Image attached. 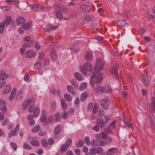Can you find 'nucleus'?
I'll return each instance as SVG.
<instances>
[{"mask_svg": "<svg viewBox=\"0 0 155 155\" xmlns=\"http://www.w3.org/2000/svg\"><path fill=\"white\" fill-rule=\"evenodd\" d=\"M95 76L93 75L91 78V84L94 87H96V85H99L102 82V74L101 73H99L95 78Z\"/></svg>", "mask_w": 155, "mask_h": 155, "instance_id": "1", "label": "nucleus"}, {"mask_svg": "<svg viewBox=\"0 0 155 155\" xmlns=\"http://www.w3.org/2000/svg\"><path fill=\"white\" fill-rule=\"evenodd\" d=\"M80 71L84 75L86 74L87 71H90L92 70V66L88 62L84 63V66H81L80 67Z\"/></svg>", "mask_w": 155, "mask_h": 155, "instance_id": "2", "label": "nucleus"}, {"mask_svg": "<svg viewBox=\"0 0 155 155\" xmlns=\"http://www.w3.org/2000/svg\"><path fill=\"white\" fill-rule=\"evenodd\" d=\"M96 64L94 69V73L97 74L98 73V71H101L103 68L104 65V62L102 63L101 59L98 58L96 61Z\"/></svg>", "mask_w": 155, "mask_h": 155, "instance_id": "3", "label": "nucleus"}, {"mask_svg": "<svg viewBox=\"0 0 155 155\" xmlns=\"http://www.w3.org/2000/svg\"><path fill=\"white\" fill-rule=\"evenodd\" d=\"M53 7L56 11L58 10L62 11L64 13H65L68 11V8L64 5L59 4L56 3L54 4Z\"/></svg>", "mask_w": 155, "mask_h": 155, "instance_id": "4", "label": "nucleus"}, {"mask_svg": "<svg viewBox=\"0 0 155 155\" xmlns=\"http://www.w3.org/2000/svg\"><path fill=\"white\" fill-rule=\"evenodd\" d=\"M19 129V124H17L16 126L15 129L14 130H12L11 132L8 134V137L11 138L12 136H16L18 133Z\"/></svg>", "mask_w": 155, "mask_h": 155, "instance_id": "5", "label": "nucleus"}, {"mask_svg": "<svg viewBox=\"0 0 155 155\" xmlns=\"http://www.w3.org/2000/svg\"><path fill=\"white\" fill-rule=\"evenodd\" d=\"M100 103L101 106L105 110L108 109L109 107L107 99H101L100 101Z\"/></svg>", "mask_w": 155, "mask_h": 155, "instance_id": "6", "label": "nucleus"}, {"mask_svg": "<svg viewBox=\"0 0 155 155\" xmlns=\"http://www.w3.org/2000/svg\"><path fill=\"white\" fill-rule=\"evenodd\" d=\"M26 57L28 58H34L36 55L35 52L32 50L27 51L25 54Z\"/></svg>", "mask_w": 155, "mask_h": 155, "instance_id": "7", "label": "nucleus"}, {"mask_svg": "<svg viewBox=\"0 0 155 155\" xmlns=\"http://www.w3.org/2000/svg\"><path fill=\"white\" fill-rule=\"evenodd\" d=\"M118 65H117L113 67L111 71V73L114 75L115 78H118V74H117V68Z\"/></svg>", "mask_w": 155, "mask_h": 155, "instance_id": "8", "label": "nucleus"}, {"mask_svg": "<svg viewBox=\"0 0 155 155\" xmlns=\"http://www.w3.org/2000/svg\"><path fill=\"white\" fill-rule=\"evenodd\" d=\"M6 103L4 101L2 98H0V105L2 107H1L2 110L3 112H5L7 110V108L6 107Z\"/></svg>", "mask_w": 155, "mask_h": 155, "instance_id": "9", "label": "nucleus"}, {"mask_svg": "<svg viewBox=\"0 0 155 155\" xmlns=\"http://www.w3.org/2000/svg\"><path fill=\"white\" fill-rule=\"evenodd\" d=\"M81 8L82 11L85 12L89 13L91 11V8L89 6L84 4L82 5Z\"/></svg>", "mask_w": 155, "mask_h": 155, "instance_id": "10", "label": "nucleus"}, {"mask_svg": "<svg viewBox=\"0 0 155 155\" xmlns=\"http://www.w3.org/2000/svg\"><path fill=\"white\" fill-rule=\"evenodd\" d=\"M34 101L33 98H30L27 101H25L24 102L25 105H27V107L31 105Z\"/></svg>", "mask_w": 155, "mask_h": 155, "instance_id": "11", "label": "nucleus"}, {"mask_svg": "<svg viewBox=\"0 0 155 155\" xmlns=\"http://www.w3.org/2000/svg\"><path fill=\"white\" fill-rule=\"evenodd\" d=\"M116 23L118 26L124 27L127 26L126 24L128 25L127 23L123 20H120L117 21Z\"/></svg>", "mask_w": 155, "mask_h": 155, "instance_id": "12", "label": "nucleus"}, {"mask_svg": "<svg viewBox=\"0 0 155 155\" xmlns=\"http://www.w3.org/2000/svg\"><path fill=\"white\" fill-rule=\"evenodd\" d=\"M148 107H149L150 110L152 113L155 112V102H153L152 104L149 103L148 104Z\"/></svg>", "mask_w": 155, "mask_h": 155, "instance_id": "13", "label": "nucleus"}, {"mask_svg": "<svg viewBox=\"0 0 155 155\" xmlns=\"http://www.w3.org/2000/svg\"><path fill=\"white\" fill-rule=\"evenodd\" d=\"M11 90V88L9 85H6L3 90V94H6L9 93Z\"/></svg>", "mask_w": 155, "mask_h": 155, "instance_id": "14", "label": "nucleus"}, {"mask_svg": "<svg viewBox=\"0 0 155 155\" xmlns=\"http://www.w3.org/2000/svg\"><path fill=\"white\" fill-rule=\"evenodd\" d=\"M8 77V75L2 71L0 73V80L2 81L6 79Z\"/></svg>", "mask_w": 155, "mask_h": 155, "instance_id": "15", "label": "nucleus"}, {"mask_svg": "<svg viewBox=\"0 0 155 155\" xmlns=\"http://www.w3.org/2000/svg\"><path fill=\"white\" fill-rule=\"evenodd\" d=\"M85 58L87 61H90L93 59V56L90 52H87L85 56Z\"/></svg>", "mask_w": 155, "mask_h": 155, "instance_id": "16", "label": "nucleus"}, {"mask_svg": "<svg viewBox=\"0 0 155 155\" xmlns=\"http://www.w3.org/2000/svg\"><path fill=\"white\" fill-rule=\"evenodd\" d=\"M97 124L101 128L104 127L106 125V122H104L103 120H97Z\"/></svg>", "mask_w": 155, "mask_h": 155, "instance_id": "17", "label": "nucleus"}, {"mask_svg": "<svg viewBox=\"0 0 155 155\" xmlns=\"http://www.w3.org/2000/svg\"><path fill=\"white\" fill-rule=\"evenodd\" d=\"M61 103L62 109L64 110H66L67 109V106L64 99L62 98L61 100Z\"/></svg>", "mask_w": 155, "mask_h": 155, "instance_id": "18", "label": "nucleus"}, {"mask_svg": "<svg viewBox=\"0 0 155 155\" xmlns=\"http://www.w3.org/2000/svg\"><path fill=\"white\" fill-rule=\"evenodd\" d=\"M57 27L56 26H53L51 25H48L45 28V30L46 31H51L53 30L56 29Z\"/></svg>", "mask_w": 155, "mask_h": 155, "instance_id": "19", "label": "nucleus"}, {"mask_svg": "<svg viewBox=\"0 0 155 155\" xmlns=\"http://www.w3.org/2000/svg\"><path fill=\"white\" fill-rule=\"evenodd\" d=\"M32 23L31 21L27 23L22 25L23 27L26 30H29L31 28Z\"/></svg>", "mask_w": 155, "mask_h": 155, "instance_id": "20", "label": "nucleus"}, {"mask_svg": "<svg viewBox=\"0 0 155 155\" xmlns=\"http://www.w3.org/2000/svg\"><path fill=\"white\" fill-rule=\"evenodd\" d=\"M40 113V110L38 107H36L34 108L33 110V114L35 117H38Z\"/></svg>", "mask_w": 155, "mask_h": 155, "instance_id": "21", "label": "nucleus"}, {"mask_svg": "<svg viewBox=\"0 0 155 155\" xmlns=\"http://www.w3.org/2000/svg\"><path fill=\"white\" fill-rule=\"evenodd\" d=\"M64 96L65 99L67 101L70 102L72 99V97L69 94L66 93L64 94Z\"/></svg>", "mask_w": 155, "mask_h": 155, "instance_id": "22", "label": "nucleus"}, {"mask_svg": "<svg viewBox=\"0 0 155 155\" xmlns=\"http://www.w3.org/2000/svg\"><path fill=\"white\" fill-rule=\"evenodd\" d=\"M75 78L78 81H82L83 79L81 74L79 73L76 72L74 74Z\"/></svg>", "mask_w": 155, "mask_h": 155, "instance_id": "23", "label": "nucleus"}, {"mask_svg": "<svg viewBox=\"0 0 155 155\" xmlns=\"http://www.w3.org/2000/svg\"><path fill=\"white\" fill-rule=\"evenodd\" d=\"M61 130V127L60 125H58L54 129V132L55 135H58L60 134Z\"/></svg>", "mask_w": 155, "mask_h": 155, "instance_id": "24", "label": "nucleus"}, {"mask_svg": "<svg viewBox=\"0 0 155 155\" xmlns=\"http://www.w3.org/2000/svg\"><path fill=\"white\" fill-rule=\"evenodd\" d=\"M16 93V89L15 88H14L12 91L11 95L9 97V100L11 101H12L14 99L15 94Z\"/></svg>", "mask_w": 155, "mask_h": 155, "instance_id": "25", "label": "nucleus"}, {"mask_svg": "<svg viewBox=\"0 0 155 155\" xmlns=\"http://www.w3.org/2000/svg\"><path fill=\"white\" fill-rule=\"evenodd\" d=\"M55 120L57 121H60L61 120L62 117L61 113V112H58L55 115Z\"/></svg>", "mask_w": 155, "mask_h": 155, "instance_id": "26", "label": "nucleus"}, {"mask_svg": "<svg viewBox=\"0 0 155 155\" xmlns=\"http://www.w3.org/2000/svg\"><path fill=\"white\" fill-rule=\"evenodd\" d=\"M68 147L67 145L64 144L61 146L60 150V152L61 153L63 152H65L68 150Z\"/></svg>", "mask_w": 155, "mask_h": 155, "instance_id": "27", "label": "nucleus"}, {"mask_svg": "<svg viewBox=\"0 0 155 155\" xmlns=\"http://www.w3.org/2000/svg\"><path fill=\"white\" fill-rule=\"evenodd\" d=\"M96 150L97 153L100 154L101 155H105V153L103 152V149L101 147H99Z\"/></svg>", "mask_w": 155, "mask_h": 155, "instance_id": "28", "label": "nucleus"}, {"mask_svg": "<svg viewBox=\"0 0 155 155\" xmlns=\"http://www.w3.org/2000/svg\"><path fill=\"white\" fill-rule=\"evenodd\" d=\"M17 22L18 24H22L25 22V18L22 17H20L17 19Z\"/></svg>", "mask_w": 155, "mask_h": 155, "instance_id": "29", "label": "nucleus"}, {"mask_svg": "<svg viewBox=\"0 0 155 155\" xmlns=\"http://www.w3.org/2000/svg\"><path fill=\"white\" fill-rule=\"evenodd\" d=\"M104 93H111L112 91L110 87L107 85L105 86L104 87Z\"/></svg>", "mask_w": 155, "mask_h": 155, "instance_id": "30", "label": "nucleus"}, {"mask_svg": "<svg viewBox=\"0 0 155 155\" xmlns=\"http://www.w3.org/2000/svg\"><path fill=\"white\" fill-rule=\"evenodd\" d=\"M87 86V83L86 82H83L80 85L79 89L80 91H83L86 88Z\"/></svg>", "mask_w": 155, "mask_h": 155, "instance_id": "31", "label": "nucleus"}, {"mask_svg": "<svg viewBox=\"0 0 155 155\" xmlns=\"http://www.w3.org/2000/svg\"><path fill=\"white\" fill-rule=\"evenodd\" d=\"M12 21V18L11 17H6V20L4 22H5L6 26L7 27L8 25Z\"/></svg>", "mask_w": 155, "mask_h": 155, "instance_id": "32", "label": "nucleus"}, {"mask_svg": "<svg viewBox=\"0 0 155 155\" xmlns=\"http://www.w3.org/2000/svg\"><path fill=\"white\" fill-rule=\"evenodd\" d=\"M33 42V41H30V42H26L23 44L24 48L31 47Z\"/></svg>", "mask_w": 155, "mask_h": 155, "instance_id": "33", "label": "nucleus"}, {"mask_svg": "<svg viewBox=\"0 0 155 155\" xmlns=\"http://www.w3.org/2000/svg\"><path fill=\"white\" fill-rule=\"evenodd\" d=\"M67 88V90L69 93L73 94H75L74 89L72 86L70 85H68Z\"/></svg>", "mask_w": 155, "mask_h": 155, "instance_id": "34", "label": "nucleus"}, {"mask_svg": "<svg viewBox=\"0 0 155 155\" xmlns=\"http://www.w3.org/2000/svg\"><path fill=\"white\" fill-rule=\"evenodd\" d=\"M87 94L85 92L82 94L81 96V100L82 101H84L87 97Z\"/></svg>", "mask_w": 155, "mask_h": 155, "instance_id": "35", "label": "nucleus"}, {"mask_svg": "<svg viewBox=\"0 0 155 155\" xmlns=\"http://www.w3.org/2000/svg\"><path fill=\"white\" fill-rule=\"evenodd\" d=\"M106 134L104 133V132H101V134H97V137L98 138L99 140H100L101 139H104L105 138V135Z\"/></svg>", "mask_w": 155, "mask_h": 155, "instance_id": "36", "label": "nucleus"}, {"mask_svg": "<svg viewBox=\"0 0 155 155\" xmlns=\"http://www.w3.org/2000/svg\"><path fill=\"white\" fill-rule=\"evenodd\" d=\"M105 138L104 139L105 140V141L107 143V144L110 143L112 141V139L110 137H108L106 134L105 135Z\"/></svg>", "mask_w": 155, "mask_h": 155, "instance_id": "37", "label": "nucleus"}, {"mask_svg": "<svg viewBox=\"0 0 155 155\" xmlns=\"http://www.w3.org/2000/svg\"><path fill=\"white\" fill-rule=\"evenodd\" d=\"M84 144V140H79L76 144V147L79 148L82 147Z\"/></svg>", "mask_w": 155, "mask_h": 155, "instance_id": "38", "label": "nucleus"}, {"mask_svg": "<svg viewBox=\"0 0 155 155\" xmlns=\"http://www.w3.org/2000/svg\"><path fill=\"white\" fill-rule=\"evenodd\" d=\"M6 26L5 25V22H1L0 23V33H2L3 32L4 29V27Z\"/></svg>", "mask_w": 155, "mask_h": 155, "instance_id": "39", "label": "nucleus"}, {"mask_svg": "<svg viewBox=\"0 0 155 155\" xmlns=\"http://www.w3.org/2000/svg\"><path fill=\"white\" fill-rule=\"evenodd\" d=\"M31 144L34 147L38 146L40 145L39 143L37 141L35 140H31Z\"/></svg>", "mask_w": 155, "mask_h": 155, "instance_id": "40", "label": "nucleus"}, {"mask_svg": "<svg viewBox=\"0 0 155 155\" xmlns=\"http://www.w3.org/2000/svg\"><path fill=\"white\" fill-rule=\"evenodd\" d=\"M40 127L39 125H36L35 127L32 129V132L33 133H36L40 130Z\"/></svg>", "mask_w": 155, "mask_h": 155, "instance_id": "41", "label": "nucleus"}, {"mask_svg": "<svg viewBox=\"0 0 155 155\" xmlns=\"http://www.w3.org/2000/svg\"><path fill=\"white\" fill-rule=\"evenodd\" d=\"M56 103L54 102H53L51 105V110L52 111H54L56 110Z\"/></svg>", "mask_w": 155, "mask_h": 155, "instance_id": "42", "label": "nucleus"}, {"mask_svg": "<svg viewBox=\"0 0 155 155\" xmlns=\"http://www.w3.org/2000/svg\"><path fill=\"white\" fill-rule=\"evenodd\" d=\"M56 15L58 19L60 20L62 19L63 15L61 12L57 11L56 13Z\"/></svg>", "mask_w": 155, "mask_h": 155, "instance_id": "43", "label": "nucleus"}, {"mask_svg": "<svg viewBox=\"0 0 155 155\" xmlns=\"http://www.w3.org/2000/svg\"><path fill=\"white\" fill-rule=\"evenodd\" d=\"M104 88L103 86H99L97 88V91L99 94L104 92Z\"/></svg>", "mask_w": 155, "mask_h": 155, "instance_id": "44", "label": "nucleus"}, {"mask_svg": "<svg viewBox=\"0 0 155 155\" xmlns=\"http://www.w3.org/2000/svg\"><path fill=\"white\" fill-rule=\"evenodd\" d=\"M72 142V140L71 139L69 138L67 140L66 143L64 144H66V145H67V146L69 148V147L71 146Z\"/></svg>", "mask_w": 155, "mask_h": 155, "instance_id": "45", "label": "nucleus"}, {"mask_svg": "<svg viewBox=\"0 0 155 155\" xmlns=\"http://www.w3.org/2000/svg\"><path fill=\"white\" fill-rule=\"evenodd\" d=\"M71 84L75 87L78 88V84L75 79H72L71 81Z\"/></svg>", "mask_w": 155, "mask_h": 155, "instance_id": "46", "label": "nucleus"}, {"mask_svg": "<svg viewBox=\"0 0 155 155\" xmlns=\"http://www.w3.org/2000/svg\"><path fill=\"white\" fill-rule=\"evenodd\" d=\"M142 77L143 79V81L145 84L147 86H148L149 85V83L147 81V78L146 75L143 74L142 75Z\"/></svg>", "mask_w": 155, "mask_h": 155, "instance_id": "47", "label": "nucleus"}, {"mask_svg": "<svg viewBox=\"0 0 155 155\" xmlns=\"http://www.w3.org/2000/svg\"><path fill=\"white\" fill-rule=\"evenodd\" d=\"M10 143L13 149L15 151H16L17 148V144L13 142H11Z\"/></svg>", "mask_w": 155, "mask_h": 155, "instance_id": "48", "label": "nucleus"}, {"mask_svg": "<svg viewBox=\"0 0 155 155\" xmlns=\"http://www.w3.org/2000/svg\"><path fill=\"white\" fill-rule=\"evenodd\" d=\"M90 144L93 147H96L98 145V144H97V141L95 140H92L90 142Z\"/></svg>", "mask_w": 155, "mask_h": 155, "instance_id": "49", "label": "nucleus"}, {"mask_svg": "<svg viewBox=\"0 0 155 155\" xmlns=\"http://www.w3.org/2000/svg\"><path fill=\"white\" fill-rule=\"evenodd\" d=\"M47 117L45 114H43L41 117V120L42 122H44L46 121Z\"/></svg>", "mask_w": 155, "mask_h": 155, "instance_id": "50", "label": "nucleus"}, {"mask_svg": "<svg viewBox=\"0 0 155 155\" xmlns=\"http://www.w3.org/2000/svg\"><path fill=\"white\" fill-rule=\"evenodd\" d=\"M23 147L25 149L29 150H31V147L27 143H24L23 146Z\"/></svg>", "mask_w": 155, "mask_h": 155, "instance_id": "51", "label": "nucleus"}, {"mask_svg": "<svg viewBox=\"0 0 155 155\" xmlns=\"http://www.w3.org/2000/svg\"><path fill=\"white\" fill-rule=\"evenodd\" d=\"M51 57L52 60L53 61H55L57 58L56 53L55 52V53H51Z\"/></svg>", "mask_w": 155, "mask_h": 155, "instance_id": "52", "label": "nucleus"}, {"mask_svg": "<svg viewBox=\"0 0 155 155\" xmlns=\"http://www.w3.org/2000/svg\"><path fill=\"white\" fill-rule=\"evenodd\" d=\"M41 143L42 145L44 147H45L48 146L47 140L45 139H43L41 140Z\"/></svg>", "mask_w": 155, "mask_h": 155, "instance_id": "53", "label": "nucleus"}, {"mask_svg": "<svg viewBox=\"0 0 155 155\" xmlns=\"http://www.w3.org/2000/svg\"><path fill=\"white\" fill-rule=\"evenodd\" d=\"M62 117L64 119L68 118V114L66 112H64L62 114H61Z\"/></svg>", "mask_w": 155, "mask_h": 155, "instance_id": "54", "label": "nucleus"}, {"mask_svg": "<svg viewBox=\"0 0 155 155\" xmlns=\"http://www.w3.org/2000/svg\"><path fill=\"white\" fill-rule=\"evenodd\" d=\"M94 38L98 40V41H103L104 40V38L103 37L100 36L99 35L94 36Z\"/></svg>", "mask_w": 155, "mask_h": 155, "instance_id": "55", "label": "nucleus"}, {"mask_svg": "<svg viewBox=\"0 0 155 155\" xmlns=\"http://www.w3.org/2000/svg\"><path fill=\"white\" fill-rule=\"evenodd\" d=\"M84 141L87 145H89L90 144V140L89 137H86L85 138Z\"/></svg>", "mask_w": 155, "mask_h": 155, "instance_id": "56", "label": "nucleus"}, {"mask_svg": "<svg viewBox=\"0 0 155 155\" xmlns=\"http://www.w3.org/2000/svg\"><path fill=\"white\" fill-rule=\"evenodd\" d=\"M107 144L105 141L100 140L98 143V145L101 146H104Z\"/></svg>", "mask_w": 155, "mask_h": 155, "instance_id": "57", "label": "nucleus"}, {"mask_svg": "<svg viewBox=\"0 0 155 155\" xmlns=\"http://www.w3.org/2000/svg\"><path fill=\"white\" fill-rule=\"evenodd\" d=\"M90 152L93 155H95L96 153H97L95 147L90 149Z\"/></svg>", "mask_w": 155, "mask_h": 155, "instance_id": "58", "label": "nucleus"}, {"mask_svg": "<svg viewBox=\"0 0 155 155\" xmlns=\"http://www.w3.org/2000/svg\"><path fill=\"white\" fill-rule=\"evenodd\" d=\"M41 62L39 61L37 62L34 65V67L36 69H38L41 66Z\"/></svg>", "mask_w": 155, "mask_h": 155, "instance_id": "59", "label": "nucleus"}, {"mask_svg": "<svg viewBox=\"0 0 155 155\" xmlns=\"http://www.w3.org/2000/svg\"><path fill=\"white\" fill-rule=\"evenodd\" d=\"M31 8L33 11H36L37 9L38 6L36 4L31 5Z\"/></svg>", "mask_w": 155, "mask_h": 155, "instance_id": "60", "label": "nucleus"}, {"mask_svg": "<svg viewBox=\"0 0 155 155\" xmlns=\"http://www.w3.org/2000/svg\"><path fill=\"white\" fill-rule=\"evenodd\" d=\"M111 129L109 127H107L104 128V131L107 133H110L111 131Z\"/></svg>", "mask_w": 155, "mask_h": 155, "instance_id": "61", "label": "nucleus"}, {"mask_svg": "<svg viewBox=\"0 0 155 155\" xmlns=\"http://www.w3.org/2000/svg\"><path fill=\"white\" fill-rule=\"evenodd\" d=\"M93 103H90L88 105V108L89 110L91 111L93 109Z\"/></svg>", "mask_w": 155, "mask_h": 155, "instance_id": "62", "label": "nucleus"}, {"mask_svg": "<svg viewBox=\"0 0 155 155\" xmlns=\"http://www.w3.org/2000/svg\"><path fill=\"white\" fill-rule=\"evenodd\" d=\"M90 27L92 28L97 29V28L96 24L94 23H91L90 25Z\"/></svg>", "mask_w": 155, "mask_h": 155, "instance_id": "63", "label": "nucleus"}, {"mask_svg": "<svg viewBox=\"0 0 155 155\" xmlns=\"http://www.w3.org/2000/svg\"><path fill=\"white\" fill-rule=\"evenodd\" d=\"M9 122V120L7 119H5L2 123L3 126L6 125Z\"/></svg>", "mask_w": 155, "mask_h": 155, "instance_id": "64", "label": "nucleus"}]
</instances>
